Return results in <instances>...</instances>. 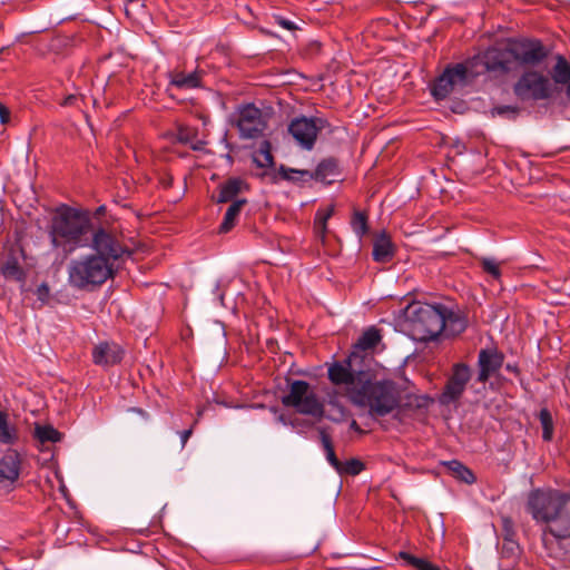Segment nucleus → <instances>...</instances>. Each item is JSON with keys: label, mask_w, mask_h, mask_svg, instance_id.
Here are the masks:
<instances>
[{"label": "nucleus", "mask_w": 570, "mask_h": 570, "mask_svg": "<svg viewBox=\"0 0 570 570\" xmlns=\"http://www.w3.org/2000/svg\"><path fill=\"white\" fill-rule=\"evenodd\" d=\"M554 83L567 85L570 81V62L562 56H556V65L551 70Z\"/></svg>", "instance_id": "c756f323"}, {"label": "nucleus", "mask_w": 570, "mask_h": 570, "mask_svg": "<svg viewBox=\"0 0 570 570\" xmlns=\"http://www.w3.org/2000/svg\"><path fill=\"white\" fill-rule=\"evenodd\" d=\"M68 283L80 291H94L114 277V264L104 256L82 255L71 259L68 268Z\"/></svg>", "instance_id": "7ed1b4c3"}, {"label": "nucleus", "mask_w": 570, "mask_h": 570, "mask_svg": "<svg viewBox=\"0 0 570 570\" xmlns=\"http://www.w3.org/2000/svg\"><path fill=\"white\" fill-rule=\"evenodd\" d=\"M334 205L317 209L314 218V230L324 243L327 234V222L334 214Z\"/></svg>", "instance_id": "cd10ccee"}, {"label": "nucleus", "mask_w": 570, "mask_h": 570, "mask_svg": "<svg viewBox=\"0 0 570 570\" xmlns=\"http://www.w3.org/2000/svg\"><path fill=\"white\" fill-rule=\"evenodd\" d=\"M503 361L504 355L499 352L498 348H482L478 356V381L480 383H485L501 368Z\"/></svg>", "instance_id": "a211bd4d"}, {"label": "nucleus", "mask_w": 570, "mask_h": 570, "mask_svg": "<svg viewBox=\"0 0 570 570\" xmlns=\"http://www.w3.org/2000/svg\"><path fill=\"white\" fill-rule=\"evenodd\" d=\"M274 19H275V22L278 26H281L282 28H284L286 30L292 31V30H296L297 29L296 24L293 21L287 20V19H285L282 16H274Z\"/></svg>", "instance_id": "79ce46f5"}, {"label": "nucleus", "mask_w": 570, "mask_h": 570, "mask_svg": "<svg viewBox=\"0 0 570 570\" xmlns=\"http://www.w3.org/2000/svg\"><path fill=\"white\" fill-rule=\"evenodd\" d=\"M566 493L558 490L537 489L529 493L527 510L537 522L548 528Z\"/></svg>", "instance_id": "1a4fd4ad"}, {"label": "nucleus", "mask_w": 570, "mask_h": 570, "mask_svg": "<svg viewBox=\"0 0 570 570\" xmlns=\"http://www.w3.org/2000/svg\"><path fill=\"white\" fill-rule=\"evenodd\" d=\"M475 77H478V70L474 68L471 58L464 62L448 66L435 79L432 87V95L436 99H444L455 87H463Z\"/></svg>", "instance_id": "0eeeda50"}, {"label": "nucleus", "mask_w": 570, "mask_h": 570, "mask_svg": "<svg viewBox=\"0 0 570 570\" xmlns=\"http://www.w3.org/2000/svg\"><path fill=\"white\" fill-rule=\"evenodd\" d=\"M443 315L445 323L443 332H445L446 335L455 336L465 331L468 322L460 312H454L444 305Z\"/></svg>", "instance_id": "393cba45"}, {"label": "nucleus", "mask_w": 570, "mask_h": 570, "mask_svg": "<svg viewBox=\"0 0 570 570\" xmlns=\"http://www.w3.org/2000/svg\"><path fill=\"white\" fill-rule=\"evenodd\" d=\"M543 541L547 542V537L551 535L557 540H564L570 538V494H566L561 504L548 528L543 529Z\"/></svg>", "instance_id": "4468645a"}, {"label": "nucleus", "mask_w": 570, "mask_h": 570, "mask_svg": "<svg viewBox=\"0 0 570 570\" xmlns=\"http://www.w3.org/2000/svg\"><path fill=\"white\" fill-rule=\"evenodd\" d=\"M253 161L257 167L269 168L274 165V157L268 141H264L259 149L254 154Z\"/></svg>", "instance_id": "2f4dec72"}, {"label": "nucleus", "mask_w": 570, "mask_h": 570, "mask_svg": "<svg viewBox=\"0 0 570 570\" xmlns=\"http://www.w3.org/2000/svg\"><path fill=\"white\" fill-rule=\"evenodd\" d=\"M367 372L354 371L348 358L345 363H334L328 368V379L335 385H344L346 394L351 399V390L357 389L362 381L361 377H365Z\"/></svg>", "instance_id": "2eb2a0df"}, {"label": "nucleus", "mask_w": 570, "mask_h": 570, "mask_svg": "<svg viewBox=\"0 0 570 570\" xmlns=\"http://www.w3.org/2000/svg\"><path fill=\"white\" fill-rule=\"evenodd\" d=\"M202 73L193 71L185 73L183 71H173L169 73V85L177 89H195L200 87Z\"/></svg>", "instance_id": "b1692460"}, {"label": "nucleus", "mask_w": 570, "mask_h": 570, "mask_svg": "<svg viewBox=\"0 0 570 570\" xmlns=\"http://www.w3.org/2000/svg\"><path fill=\"white\" fill-rule=\"evenodd\" d=\"M22 458L14 449H7L0 458V487H12L20 476Z\"/></svg>", "instance_id": "f3484780"}, {"label": "nucleus", "mask_w": 570, "mask_h": 570, "mask_svg": "<svg viewBox=\"0 0 570 570\" xmlns=\"http://www.w3.org/2000/svg\"><path fill=\"white\" fill-rule=\"evenodd\" d=\"M540 424L542 426V439L551 441L553 438V420L548 409H541L539 413Z\"/></svg>", "instance_id": "e433bc0d"}, {"label": "nucleus", "mask_w": 570, "mask_h": 570, "mask_svg": "<svg viewBox=\"0 0 570 570\" xmlns=\"http://www.w3.org/2000/svg\"><path fill=\"white\" fill-rule=\"evenodd\" d=\"M49 296H50V288H49L48 284H46V283L40 284L37 288L38 299L41 301L42 303H46L49 299Z\"/></svg>", "instance_id": "a19ab883"}, {"label": "nucleus", "mask_w": 570, "mask_h": 570, "mask_svg": "<svg viewBox=\"0 0 570 570\" xmlns=\"http://www.w3.org/2000/svg\"><path fill=\"white\" fill-rule=\"evenodd\" d=\"M1 273L9 278L20 279L22 277V269L16 257H10L1 264Z\"/></svg>", "instance_id": "58836bf2"}, {"label": "nucleus", "mask_w": 570, "mask_h": 570, "mask_svg": "<svg viewBox=\"0 0 570 570\" xmlns=\"http://www.w3.org/2000/svg\"><path fill=\"white\" fill-rule=\"evenodd\" d=\"M267 127L263 111L253 104L242 106L238 110L237 128L243 138H257Z\"/></svg>", "instance_id": "ddd939ff"}, {"label": "nucleus", "mask_w": 570, "mask_h": 570, "mask_svg": "<svg viewBox=\"0 0 570 570\" xmlns=\"http://www.w3.org/2000/svg\"><path fill=\"white\" fill-rule=\"evenodd\" d=\"M351 226L358 238L364 237L368 232L367 215L363 212H355L351 219Z\"/></svg>", "instance_id": "c9c22d12"}, {"label": "nucleus", "mask_w": 570, "mask_h": 570, "mask_svg": "<svg viewBox=\"0 0 570 570\" xmlns=\"http://www.w3.org/2000/svg\"><path fill=\"white\" fill-rule=\"evenodd\" d=\"M382 340L381 331L375 326H371L363 332L354 345L355 350L370 351L373 350Z\"/></svg>", "instance_id": "c85d7f7f"}, {"label": "nucleus", "mask_w": 570, "mask_h": 570, "mask_svg": "<svg viewBox=\"0 0 570 570\" xmlns=\"http://www.w3.org/2000/svg\"><path fill=\"white\" fill-rule=\"evenodd\" d=\"M507 370H508V371H511V372H514V373H517V372H518L517 366L511 365V364H508V365H507Z\"/></svg>", "instance_id": "3c124183"}, {"label": "nucleus", "mask_w": 570, "mask_h": 570, "mask_svg": "<svg viewBox=\"0 0 570 570\" xmlns=\"http://www.w3.org/2000/svg\"><path fill=\"white\" fill-rule=\"evenodd\" d=\"M444 305L415 302L407 306L406 317L414 337L422 342L438 338L444 330Z\"/></svg>", "instance_id": "20e7f679"}, {"label": "nucleus", "mask_w": 570, "mask_h": 570, "mask_svg": "<svg viewBox=\"0 0 570 570\" xmlns=\"http://www.w3.org/2000/svg\"><path fill=\"white\" fill-rule=\"evenodd\" d=\"M91 356L94 364L109 367L121 362L124 350L115 342L105 341L94 346Z\"/></svg>", "instance_id": "6ab92c4d"}, {"label": "nucleus", "mask_w": 570, "mask_h": 570, "mask_svg": "<svg viewBox=\"0 0 570 570\" xmlns=\"http://www.w3.org/2000/svg\"><path fill=\"white\" fill-rule=\"evenodd\" d=\"M340 174L337 161L334 158H326L312 171V178L313 180L332 184L338 178Z\"/></svg>", "instance_id": "4be33fe9"}, {"label": "nucleus", "mask_w": 570, "mask_h": 570, "mask_svg": "<svg viewBox=\"0 0 570 570\" xmlns=\"http://www.w3.org/2000/svg\"><path fill=\"white\" fill-rule=\"evenodd\" d=\"M193 433V430L191 429H188V430H184L181 431L179 434H180V440H181V448H184L188 441V439L190 438Z\"/></svg>", "instance_id": "49530a36"}, {"label": "nucleus", "mask_w": 570, "mask_h": 570, "mask_svg": "<svg viewBox=\"0 0 570 570\" xmlns=\"http://www.w3.org/2000/svg\"><path fill=\"white\" fill-rule=\"evenodd\" d=\"M160 184L164 188H169L173 186V177L170 175H166L160 179Z\"/></svg>", "instance_id": "de8ad7c7"}, {"label": "nucleus", "mask_w": 570, "mask_h": 570, "mask_svg": "<svg viewBox=\"0 0 570 570\" xmlns=\"http://www.w3.org/2000/svg\"><path fill=\"white\" fill-rule=\"evenodd\" d=\"M130 411L140 414L145 420L149 419V415L144 410H141V409L132 407V409H130Z\"/></svg>", "instance_id": "8fccbe9b"}, {"label": "nucleus", "mask_w": 570, "mask_h": 570, "mask_svg": "<svg viewBox=\"0 0 570 570\" xmlns=\"http://www.w3.org/2000/svg\"><path fill=\"white\" fill-rule=\"evenodd\" d=\"M517 68L535 67L542 63L549 50L535 38L510 39Z\"/></svg>", "instance_id": "9d476101"}, {"label": "nucleus", "mask_w": 570, "mask_h": 570, "mask_svg": "<svg viewBox=\"0 0 570 570\" xmlns=\"http://www.w3.org/2000/svg\"><path fill=\"white\" fill-rule=\"evenodd\" d=\"M2 51H3V48H2V49H0V53H1Z\"/></svg>", "instance_id": "5fc2aeb1"}, {"label": "nucleus", "mask_w": 570, "mask_h": 570, "mask_svg": "<svg viewBox=\"0 0 570 570\" xmlns=\"http://www.w3.org/2000/svg\"><path fill=\"white\" fill-rule=\"evenodd\" d=\"M350 428H351V430H353L357 433H361V434L364 433V431L360 428V425L357 424V422L355 420H352Z\"/></svg>", "instance_id": "09e8293b"}, {"label": "nucleus", "mask_w": 570, "mask_h": 570, "mask_svg": "<svg viewBox=\"0 0 570 570\" xmlns=\"http://www.w3.org/2000/svg\"><path fill=\"white\" fill-rule=\"evenodd\" d=\"M495 112L498 115H505V114H509L511 115L512 117H515L517 114H518V109L514 108V107H511V106H502V107H497L495 109Z\"/></svg>", "instance_id": "37998d69"}, {"label": "nucleus", "mask_w": 570, "mask_h": 570, "mask_svg": "<svg viewBox=\"0 0 570 570\" xmlns=\"http://www.w3.org/2000/svg\"><path fill=\"white\" fill-rule=\"evenodd\" d=\"M324 125L325 120L322 118L299 117L291 121L288 132L302 148L311 150Z\"/></svg>", "instance_id": "f8f14e48"}, {"label": "nucleus", "mask_w": 570, "mask_h": 570, "mask_svg": "<svg viewBox=\"0 0 570 570\" xmlns=\"http://www.w3.org/2000/svg\"><path fill=\"white\" fill-rule=\"evenodd\" d=\"M394 245L386 234L377 236L373 243V259L377 263H389L394 257Z\"/></svg>", "instance_id": "5701e85b"}, {"label": "nucleus", "mask_w": 570, "mask_h": 570, "mask_svg": "<svg viewBox=\"0 0 570 570\" xmlns=\"http://www.w3.org/2000/svg\"><path fill=\"white\" fill-rule=\"evenodd\" d=\"M471 379V370L464 363H456L452 367V374L449 377L443 393H442V402L450 403L459 400Z\"/></svg>", "instance_id": "dca6fc26"}, {"label": "nucleus", "mask_w": 570, "mask_h": 570, "mask_svg": "<svg viewBox=\"0 0 570 570\" xmlns=\"http://www.w3.org/2000/svg\"><path fill=\"white\" fill-rule=\"evenodd\" d=\"M567 95H568V97L570 99V83L568 85V88H567Z\"/></svg>", "instance_id": "864d4df0"}, {"label": "nucleus", "mask_w": 570, "mask_h": 570, "mask_svg": "<svg viewBox=\"0 0 570 570\" xmlns=\"http://www.w3.org/2000/svg\"><path fill=\"white\" fill-rule=\"evenodd\" d=\"M249 189L248 184L239 178V177H232L228 178L226 181L219 185L218 187V196L216 198L217 203H228L234 202V199L242 193Z\"/></svg>", "instance_id": "aec40b11"}, {"label": "nucleus", "mask_w": 570, "mask_h": 570, "mask_svg": "<svg viewBox=\"0 0 570 570\" xmlns=\"http://www.w3.org/2000/svg\"><path fill=\"white\" fill-rule=\"evenodd\" d=\"M361 381L357 389L351 390V401L357 406L367 407L371 416H385L399 406L400 394L394 382L372 381L368 373Z\"/></svg>", "instance_id": "f03ea898"}, {"label": "nucleus", "mask_w": 570, "mask_h": 570, "mask_svg": "<svg viewBox=\"0 0 570 570\" xmlns=\"http://www.w3.org/2000/svg\"><path fill=\"white\" fill-rule=\"evenodd\" d=\"M91 247L96 252L94 255L104 256L107 263H112L130 252L119 238L110 230L99 227L91 235Z\"/></svg>", "instance_id": "9b49d317"}, {"label": "nucleus", "mask_w": 570, "mask_h": 570, "mask_svg": "<svg viewBox=\"0 0 570 570\" xmlns=\"http://www.w3.org/2000/svg\"><path fill=\"white\" fill-rule=\"evenodd\" d=\"M10 120V110L7 108L6 105L0 102V122L1 124H8Z\"/></svg>", "instance_id": "c03bdc74"}, {"label": "nucleus", "mask_w": 570, "mask_h": 570, "mask_svg": "<svg viewBox=\"0 0 570 570\" xmlns=\"http://www.w3.org/2000/svg\"><path fill=\"white\" fill-rule=\"evenodd\" d=\"M471 61L478 70V76L485 72L505 75L518 70L510 39L497 42L483 52L473 56Z\"/></svg>", "instance_id": "39448f33"}, {"label": "nucleus", "mask_w": 570, "mask_h": 570, "mask_svg": "<svg viewBox=\"0 0 570 570\" xmlns=\"http://www.w3.org/2000/svg\"><path fill=\"white\" fill-rule=\"evenodd\" d=\"M400 558L416 570H441L440 567L426 559L417 558L405 551L400 552Z\"/></svg>", "instance_id": "72a5a7b5"}, {"label": "nucleus", "mask_w": 570, "mask_h": 570, "mask_svg": "<svg viewBox=\"0 0 570 570\" xmlns=\"http://www.w3.org/2000/svg\"><path fill=\"white\" fill-rule=\"evenodd\" d=\"M91 227L88 210L62 204L53 210L48 225L50 245L68 256L88 245Z\"/></svg>", "instance_id": "f257e3e1"}, {"label": "nucleus", "mask_w": 570, "mask_h": 570, "mask_svg": "<svg viewBox=\"0 0 570 570\" xmlns=\"http://www.w3.org/2000/svg\"><path fill=\"white\" fill-rule=\"evenodd\" d=\"M278 180H286L292 184L299 185L313 180V178L311 170L295 169L285 165H281L277 169V173H275L272 177L273 183H277Z\"/></svg>", "instance_id": "412c9836"}, {"label": "nucleus", "mask_w": 570, "mask_h": 570, "mask_svg": "<svg viewBox=\"0 0 570 570\" xmlns=\"http://www.w3.org/2000/svg\"><path fill=\"white\" fill-rule=\"evenodd\" d=\"M567 376H568V379H570V362H569V365L567 367Z\"/></svg>", "instance_id": "603ef678"}, {"label": "nucleus", "mask_w": 570, "mask_h": 570, "mask_svg": "<svg viewBox=\"0 0 570 570\" xmlns=\"http://www.w3.org/2000/svg\"><path fill=\"white\" fill-rule=\"evenodd\" d=\"M1 411H2V410L0 409V412H1Z\"/></svg>", "instance_id": "6e6d98bb"}, {"label": "nucleus", "mask_w": 570, "mask_h": 570, "mask_svg": "<svg viewBox=\"0 0 570 570\" xmlns=\"http://www.w3.org/2000/svg\"><path fill=\"white\" fill-rule=\"evenodd\" d=\"M282 403L284 406L295 409L299 414L316 419H322L324 415L322 400L306 381H293L289 384L288 393L282 397Z\"/></svg>", "instance_id": "423d86ee"}, {"label": "nucleus", "mask_w": 570, "mask_h": 570, "mask_svg": "<svg viewBox=\"0 0 570 570\" xmlns=\"http://www.w3.org/2000/svg\"><path fill=\"white\" fill-rule=\"evenodd\" d=\"M35 436L41 443H56L61 439L60 432L51 425H37L35 429Z\"/></svg>", "instance_id": "473e14b6"}, {"label": "nucleus", "mask_w": 570, "mask_h": 570, "mask_svg": "<svg viewBox=\"0 0 570 570\" xmlns=\"http://www.w3.org/2000/svg\"><path fill=\"white\" fill-rule=\"evenodd\" d=\"M553 91L550 79L537 70L524 71L513 85V92L521 100H546Z\"/></svg>", "instance_id": "6e6552de"}, {"label": "nucleus", "mask_w": 570, "mask_h": 570, "mask_svg": "<svg viewBox=\"0 0 570 570\" xmlns=\"http://www.w3.org/2000/svg\"><path fill=\"white\" fill-rule=\"evenodd\" d=\"M320 434L323 448L326 453V459L330 462V464L335 469V471H337V469L341 466L342 461H340L335 454L332 439L324 430H322Z\"/></svg>", "instance_id": "f704fd0d"}, {"label": "nucleus", "mask_w": 570, "mask_h": 570, "mask_svg": "<svg viewBox=\"0 0 570 570\" xmlns=\"http://www.w3.org/2000/svg\"><path fill=\"white\" fill-rule=\"evenodd\" d=\"M444 465L452 472V474L456 479H459L468 484L475 482V476H474L473 472L469 468L463 465L461 462H459L456 460H452V461L444 462Z\"/></svg>", "instance_id": "7c9ffc66"}, {"label": "nucleus", "mask_w": 570, "mask_h": 570, "mask_svg": "<svg viewBox=\"0 0 570 570\" xmlns=\"http://www.w3.org/2000/svg\"><path fill=\"white\" fill-rule=\"evenodd\" d=\"M19 441V430L10 421L9 413L4 410L0 412V444L14 445Z\"/></svg>", "instance_id": "a878e982"}, {"label": "nucleus", "mask_w": 570, "mask_h": 570, "mask_svg": "<svg viewBox=\"0 0 570 570\" xmlns=\"http://www.w3.org/2000/svg\"><path fill=\"white\" fill-rule=\"evenodd\" d=\"M247 204V200L245 198L235 199L229 207L227 208L224 219L219 226L220 233H228L230 232L239 217V214L243 209V207Z\"/></svg>", "instance_id": "bb28decb"}, {"label": "nucleus", "mask_w": 570, "mask_h": 570, "mask_svg": "<svg viewBox=\"0 0 570 570\" xmlns=\"http://www.w3.org/2000/svg\"><path fill=\"white\" fill-rule=\"evenodd\" d=\"M365 469V464L358 459H350L341 463L337 473L341 475H357Z\"/></svg>", "instance_id": "4c0bfd02"}, {"label": "nucleus", "mask_w": 570, "mask_h": 570, "mask_svg": "<svg viewBox=\"0 0 570 570\" xmlns=\"http://www.w3.org/2000/svg\"><path fill=\"white\" fill-rule=\"evenodd\" d=\"M79 100V97L77 95H68L61 102V106L68 107V106H75L77 101Z\"/></svg>", "instance_id": "a18cd8bd"}, {"label": "nucleus", "mask_w": 570, "mask_h": 570, "mask_svg": "<svg viewBox=\"0 0 570 570\" xmlns=\"http://www.w3.org/2000/svg\"><path fill=\"white\" fill-rule=\"evenodd\" d=\"M483 271L492 275L494 278H499L501 275L499 264L492 258H483L482 262Z\"/></svg>", "instance_id": "ea45409f"}]
</instances>
